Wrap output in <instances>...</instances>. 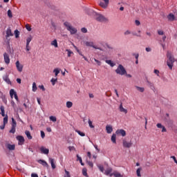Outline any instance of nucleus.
I'll use <instances>...</instances> for the list:
<instances>
[{
  "instance_id": "nucleus-1",
  "label": "nucleus",
  "mask_w": 177,
  "mask_h": 177,
  "mask_svg": "<svg viewBox=\"0 0 177 177\" xmlns=\"http://www.w3.org/2000/svg\"><path fill=\"white\" fill-rule=\"evenodd\" d=\"M167 57L168 59L167 61V65L170 70H172L174 67V63L176 62L175 57H174V55H172V54L169 52H167Z\"/></svg>"
},
{
  "instance_id": "nucleus-2",
  "label": "nucleus",
  "mask_w": 177,
  "mask_h": 177,
  "mask_svg": "<svg viewBox=\"0 0 177 177\" xmlns=\"http://www.w3.org/2000/svg\"><path fill=\"white\" fill-rule=\"evenodd\" d=\"M94 16L95 20L97 21H100V23H107V21H109V18L104 17V15L100 13L94 12Z\"/></svg>"
},
{
  "instance_id": "nucleus-3",
  "label": "nucleus",
  "mask_w": 177,
  "mask_h": 177,
  "mask_svg": "<svg viewBox=\"0 0 177 177\" xmlns=\"http://www.w3.org/2000/svg\"><path fill=\"white\" fill-rule=\"evenodd\" d=\"M64 25L66 27V30L70 32L71 35H74V34H77V28L73 27L71 24L68 22H64Z\"/></svg>"
},
{
  "instance_id": "nucleus-4",
  "label": "nucleus",
  "mask_w": 177,
  "mask_h": 177,
  "mask_svg": "<svg viewBox=\"0 0 177 177\" xmlns=\"http://www.w3.org/2000/svg\"><path fill=\"white\" fill-rule=\"evenodd\" d=\"M115 73L116 74H119V75H125L127 74V70H125L124 66L120 64L115 70Z\"/></svg>"
},
{
  "instance_id": "nucleus-5",
  "label": "nucleus",
  "mask_w": 177,
  "mask_h": 177,
  "mask_svg": "<svg viewBox=\"0 0 177 177\" xmlns=\"http://www.w3.org/2000/svg\"><path fill=\"white\" fill-rule=\"evenodd\" d=\"M11 129L10 130V133H15L16 132V127H17V123L15 118H12Z\"/></svg>"
},
{
  "instance_id": "nucleus-6",
  "label": "nucleus",
  "mask_w": 177,
  "mask_h": 177,
  "mask_svg": "<svg viewBox=\"0 0 177 177\" xmlns=\"http://www.w3.org/2000/svg\"><path fill=\"white\" fill-rule=\"evenodd\" d=\"M86 46H90L91 48H93L94 49H97L98 50H102L100 47H97L93 44V41H85Z\"/></svg>"
},
{
  "instance_id": "nucleus-7",
  "label": "nucleus",
  "mask_w": 177,
  "mask_h": 177,
  "mask_svg": "<svg viewBox=\"0 0 177 177\" xmlns=\"http://www.w3.org/2000/svg\"><path fill=\"white\" fill-rule=\"evenodd\" d=\"M109 0H101L100 1V6H101V8H102L103 9H107L109 6Z\"/></svg>"
},
{
  "instance_id": "nucleus-8",
  "label": "nucleus",
  "mask_w": 177,
  "mask_h": 177,
  "mask_svg": "<svg viewBox=\"0 0 177 177\" xmlns=\"http://www.w3.org/2000/svg\"><path fill=\"white\" fill-rule=\"evenodd\" d=\"M122 145H123V147H126L127 149H129L131 147H132V145H133L132 143V141H127V140H122Z\"/></svg>"
},
{
  "instance_id": "nucleus-9",
  "label": "nucleus",
  "mask_w": 177,
  "mask_h": 177,
  "mask_svg": "<svg viewBox=\"0 0 177 177\" xmlns=\"http://www.w3.org/2000/svg\"><path fill=\"white\" fill-rule=\"evenodd\" d=\"M15 66H16V68L17 70V71L19 73H21L23 71V64H21L20 63V61L19 60H17L16 62H15Z\"/></svg>"
},
{
  "instance_id": "nucleus-10",
  "label": "nucleus",
  "mask_w": 177,
  "mask_h": 177,
  "mask_svg": "<svg viewBox=\"0 0 177 177\" xmlns=\"http://www.w3.org/2000/svg\"><path fill=\"white\" fill-rule=\"evenodd\" d=\"M3 59L6 64H9L10 63V57L7 53H3Z\"/></svg>"
},
{
  "instance_id": "nucleus-11",
  "label": "nucleus",
  "mask_w": 177,
  "mask_h": 177,
  "mask_svg": "<svg viewBox=\"0 0 177 177\" xmlns=\"http://www.w3.org/2000/svg\"><path fill=\"white\" fill-rule=\"evenodd\" d=\"M17 140H18V145H24V137L21 136H17Z\"/></svg>"
},
{
  "instance_id": "nucleus-12",
  "label": "nucleus",
  "mask_w": 177,
  "mask_h": 177,
  "mask_svg": "<svg viewBox=\"0 0 177 177\" xmlns=\"http://www.w3.org/2000/svg\"><path fill=\"white\" fill-rule=\"evenodd\" d=\"M117 135H121V136H126L127 132L124 129H118L116 131Z\"/></svg>"
},
{
  "instance_id": "nucleus-13",
  "label": "nucleus",
  "mask_w": 177,
  "mask_h": 177,
  "mask_svg": "<svg viewBox=\"0 0 177 177\" xmlns=\"http://www.w3.org/2000/svg\"><path fill=\"white\" fill-rule=\"evenodd\" d=\"M167 19L169 21H174L176 20V18L175 17V15L172 13H170L167 15Z\"/></svg>"
},
{
  "instance_id": "nucleus-14",
  "label": "nucleus",
  "mask_w": 177,
  "mask_h": 177,
  "mask_svg": "<svg viewBox=\"0 0 177 177\" xmlns=\"http://www.w3.org/2000/svg\"><path fill=\"white\" fill-rule=\"evenodd\" d=\"M40 151L42 154H49V149H46L45 147H41Z\"/></svg>"
},
{
  "instance_id": "nucleus-15",
  "label": "nucleus",
  "mask_w": 177,
  "mask_h": 177,
  "mask_svg": "<svg viewBox=\"0 0 177 177\" xmlns=\"http://www.w3.org/2000/svg\"><path fill=\"white\" fill-rule=\"evenodd\" d=\"M6 38H9V37H13V33L12 32V29L10 28H8L6 30Z\"/></svg>"
},
{
  "instance_id": "nucleus-16",
  "label": "nucleus",
  "mask_w": 177,
  "mask_h": 177,
  "mask_svg": "<svg viewBox=\"0 0 177 177\" xmlns=\"http://www.w3.org/2000/svg\"><path fill=\"white\" fill-rule=\"evenodd\" d=\"M119 110L120 113H124V114H127L128 110L125 109L124 106H122V103L120 104L119 106Z\"/></svg>"
},
{
  "instance_id": "nucleus-17",
  "label": "nucleus",
  "mask_w": 177,
  "mask_h": 177,
  "mask_svg": "<svg viewBox=\"0 0 177 177\" xmlns=\"http://www.w3.org/2000/svg\"><path fill=\"white\" fill-rule=\"evenodd\" d=\"M113 172V169L111 167H109L108 169H106L104 171V175L106 176H110L111 175V173Z\"/></svg>"
},
{
  "instance_id": "nucleus-18",
  "label": "nucleus",
  "mask_w": 177,
  "mask_h": 177,
  "mask_svg": "<svg viewBox=\"0 0 177 177\" xmlns=\"http://www.w3.org/2000/svg\"><path fill=\"white\" fill-rule=\"evenodd\" d=\"M51 46H54V48H59V44H57V40L54 39L50 42Z\"/></svg>"
},
{
  "instance_id": "nucleus-19",
  "label": "nucleus",
  "mask_w": 177,
  "mask_h": 177,
  "mask_svg": "<svg viewBox=\"0 0 177 177\" xmlns=\"http://www.w3.org/2000/svg\"><path fill=\"white\" fill-rule=\"evenodd\" d=\"M106 131L108 133H111L113 132V127L111 125H106Z\"/></svg>"
},
{
  "instance_id": "nucleus-20",
  "label": "nucleus",
  "mask_w": 177,
  "mask_h": 177,
  "mask_svg": "<svg viewBox=\"0 0 177 177\" xmlns=\"http://www.w3.org/2000/svg\"><path fill=\"white\" fill-rule=\"evenodd\" d=\"M105 62L109 66H111V67H114V66H115V63L113 62V61L110 59H106Z\"/></svg>"
},
{
  "instance_id": "nucleus-21",
  "label": "nucleus",
  "mask_w": 177,
  "mask_h": 177,
  "mask_svg": "<svg viewBox=\"0 0 177 177\" xmlns=\"http://www.w3.org/2000/svg\"><path fill=\"white\" fill-rule=\"evenodd\" d=\"M49 161L51 164V167L53 169H55L56 168V165H55V160L53 158H49Z\"/></svg>"
},
{
  "instance_id": "nucleus-22",
  "label": "nucleus",
  "mask_w": 177,
  "mask_h": 177,
  "mask_svg": "<svg viewBox=\"0 0 177 177\" xmlns=\"http://www.w3.org/2000/svg\"><path fill=\"white\" fill-rule=\"evenodd\" d=\"M39 164H41L44 167H48V162L44 160H38Z\"/></svg>"
},
{
  "instance_id": "nucleus-23",
  "label": "nucleus",
  "mask_w": 177,
  "mask_h": 177,
  "mask_svg": "<svg viewBox=\"0 0 177 177\" xmlns=\"http://www.w3.org/2000/svg\"><path fill=\"white\" fill-rule=\"evenodd\" d=\"M16 94H17V93L15 91V89L12 88L10 90V96L11 99H13V96H15Z\"/></svg>"
},
{
  "instance_id": "nucleus-24",
  "label": "nucleus",
  "mask_w": 177,
  "mask_h": 177,
  "mask_svg": "<svg viewBox=\"0 0 177 177\" xmlns=\"http://www.w3.org/2000/svg\"><path fill=\"white\" fill-rule=\"evenodd\" d=\"M53 73L55 77H57L59 74H60V69L59 68H56L53 70Z\"/></svg>"
},
{
  "instance_id": "nucleus-25",
  "label": "nucleus",
  "mask_w": 177,
  "mask_h": 177,
  "mask_svg": "<svg viewBox=\"0 0 177 177\" xmlns=\"http://www.w3.org/2000/svg\"><path fill=\"white\" fill-rule=\"evenodd\" d=\"M15 145H10V144H8L7 145V149H8V150H15Z\"/></svg>"
},
{
  "instance_id": "nucleus-26",
  "label": "nucleus",
  "mask_w": 177,
  "mask_h": 177,
  "mask_svg": "<svg viewBox=\"0 0 177 177\" xmlns=\"http://www.w3.org/2000/svg\"><path fill=\"white\" fill-rule=\"evenodd\" d=\"M25 134L26 135L28 139L31 140L32 139V136H31V133L29 131H26Z\"/></svg>"
},
{
  "instance_id": "nucleus-27",
  "label": "nucleus",
  "mask_w": 177,
  "mask_h": 177,
  "mask_svg": "<svg viewBox=\"0 0 177 177\" xmlns=\"http://www.w3.org/2000/svg\"><path fill=\"white\" fill-rule=\"evenodd\" d=\"M1 100H2V102H3L4 104H8V100L6 99V96L2 95L1 97Z\"/></svg>"
},
{
  "instance_id": "nucleus-28",
  "label": "nucleus",
  "mask_w": 177,
  "mask_h": 177,
  "mask_svg": "<svg viewBox=\"0 0 177 177\" xmlns=\"http://www.w3.org/2000/svg\"><path fill=\"white\" fill-rule=\"evenodd\" d=\"M3 80L5 81V82H6L8 84H12V82H10V79H9V77L8 76L4 77Z\"/></svg>"
},
{
  "instance_id": "nucleus-29",
  "label": "nucleus",
  "mask_w": 177,
  "mask_h": 177,
  "mask_svg": "<svg viewBox=\"0 0 177 177\" xmlns=\"http://www.w3.org/2000/svg\"><path fill=\"white\" fill-rule=\"evenodd\" d=\"M115 176V177H122V175H121V174H120L119 172H115L113 174H110V176Z\"/></svg>"
},
{
  "instance_id": "nucleus-30",
  "label": "nucleus",
  "mask_w": 177,
  "mask_h": 177,
  "mask_svg": "<svg viewBox=\"0 0 177 177\" xmlns=\"http://www.w3.org/2000/svg\"><path fill=\"white\" fill-rule=\"evenodd\" d=\"M66 52L68 53V57H71V55H74V53L70 49H66Z\"/></svg>"
},
{
  "instance_id": "nucleus-31",
  "label": "nucleus",
  "mask_w": 177,
  "mask_h": 177,
  "mask_svg": "<svg viewBox=\"0 0 177 177\" xmlns=\"http://www.w3.org/2000/svg\"><path fill=\"white\" fill-rule=\"evenodd\" d=\"M141 171H142V167H139L138 169H137V170H136L137 176H138V177L142 176V174H140Z\"/></svg>"
},
{
  "instance_id": "nucleus-32",
  "label": "nucleus",
  "mask_w": 177,
  "mask_h": 177,
  "mask_svg": "<svg viewBox=\"0 0 177 177\" xmlns=\"http://www.w3.org/2000/svg\"><path fill=\"white\" fill-rule=\"evenodd\" d=\"M116 138H117V136L115 134H113L111 136V141L113 142V143H116Z\"/></svg>"
},
{
  "instance_id": "nucleus-33",
  "label": "nucleus",
  "mask_w": 177,
  "mask_h": 177,
  "mask_svg": "<svg viewBox=\"0 0 177 177\" xmlns=\"http://www.w3.org/2000/svg\"><path fill=\"white\" fill-rule=\"evenodd\" d=\"M32 41V37L31 36L27 37L26 39V45H30V42Z\"/></svg>"
},
{
  "instance_id": "nucleus-34",
  "label": "nucleus",
  "mask_w": 177,
  "mask_h": 177,
  "mask_svg": "<svg viewBox=\"0 0 177 177\" xmlns=\"http://www.w3.org/2000/svg\"><path fill=\"white\" fill-rule=\"evenodd\" d=\"M50 82L52 83V85H56V82H57V78H52Z\"/></svg>"
},
{
  "instance_id": "nucleus-35",
  "label": "nucleus",
  "mask_w": 177,
  "mask_h": 177,
  "mask_svg": "<svg viewBox=\"0 0 177 177\" xmlns=\"http://www.w3.org/2000/svg\"><path fill=\"white\" fill-rule=\"evenodd\" d=\"M66 107L68 109H71V107H73V102H70V101H68L66 102Z\"/></svg>"
},
{
  "instance_id": "nucleus-36",
  "label": "nucleus",
  "mask_w": 177,
  "mask_h": 177,
  "mask_svg": "<svg viewBox=\"0 0 177 177\" xmlns=\"http://www.w3.org/2000/svg\"><path fill=\"white\" fill-rule=\"evenodd\" d=\"M37 84L35 82L32 83V92H37Z\"/></svg>"
},
{
  "instance_id": "nucleus-37",
  "label": "nucleus",
  "mask_w": 177,
  "mask_h": 177,
  "mask_svg": "<svg viewBox=\"0 0 177 177\" xmlns=\"http://www.w3.org/2000/svg\"><path fill=\"white\" fill-rule=\"evenodd\" d=\"M0 110L1 111L2 117H5V108L3 106H1Z\"/></svg>"
},
{
  "instance_id": "nucleus-38",
  "label": "nucleus",
  "mask_w": 177,
  "mask_h": 177,
  "mask_svg": "<svg viewBox=\"0 0 177 177\" xmlns=\"http://www.w3.org/2000/svg\"><path fill=\"white\" fill-rule=\"evenodd\" d=\"M82 175H84V176H88V173L86 168H84L82 169Z\"/></svg>"
},
{
  "instance_id": "nucleus-39",
  "label": "nucleus",
  "mask_w": 177,
  "mask_h": 177,
  "mask_svg": "<svg viewBox=\"0 0 177 177\" xmlns=\"http://www.w3.org/2000/svg\"><path fill=\"white\" fill-rule=\"evenodd\" d=\"M15 38H19V35H20V32L17 30H15Z\"/></svg>"
},
{
  "instance_id": "nucleus-40",
  "label": "nucleus",
  "mask_w": 177,
  "mask_h": 177,
  "mask_svg": "<svg viewBox=\"0 0 177 177\" xmlns=\"http://www.w3.org/2000/svg\"><path fill=\"white\" fill-rule=\"evenodd\" d=\"M136 88L140 92H145V88H143V87H139V86H136Z\"/></svg>"
},
{
  "instance_id": "nucleus-41",
  "label": "nucleus",
  "mask_w": 177,
  "mask_h": 177,
  "mask_svg": "<svg viewBox=\"0 0 177 177\" xmlns=\"http://www.w3.org/2000/svg\"><path fill=\"white\" fill-rule=\"evenodd\" d=\"M75 132H77V133H78V135H80V136H85V133H82L81 131L80 130H76Z\"/></svg>"
},
{
  "instance_id": "nucleus-42",
  "label": "nucleus",
  "mask_w": 177,
  "mask_h": 177,
  "mask_svg": "<svg viewBox=\"0 0 177 177\" xmlns=\"http://www.w3.org/2000/svg\"><path fill=\"white\" fill-rule=\"evenodd\" d=\"M77 158L80 161L81 165L84 166V162H82V158L80 156L77 155Z\"/></svg>"
},
{
  "instance_id": "nucleus-43",
  "label": "nucleus",
  "mask_w": 177,
  "mask_h": 177,
  "mask_svg": "<svg viewBox=\"0 0 177 177\" xmlns=\"http://www.w3.org/2000/svg\"><path fill=\"white\" fill-rule=\"evenodd\" d=\"M97 167L101 172H104V167L103 165H98Z\"/></svg>"
},
{
  "instance_id": "nucleus-44",
  "label": "nucleus",
  "mask_w": 177,
  "mask_h": 177,
  "mask_svg": "<svg viewBox=\"0 0 177 177\" xmlns=\"http://www.w3.org/2000/svg\"><path fill=\"white\" fill-rule=\"evenodd\" d=\"M64 171H65V175L64 177H71V176L70 175V172L68 171H67L66 169H65Z\"/></svg>"
},
{
  "instance_id": "nucleus-45",
  "label": "nucleus",
  "mask_w": 177,
  "mask_h": 177,
  "mask_svg": "<svg viewBox=\"0 0 177 177\" xmlns=\"http://www.w3.org/2000/svg\"><path fill=\"white\" fill-rule=\"evenodd\" d=\"M50 120L53 121V122H56V121H57L56 117H55V116H50Z\"/></svg>"
},
{
  "instance_id": "nucleus-46",
  "label": "nucleus",
  "mask_w": 177,
  "mask_h": 177,
  "mask_svg": "<svg viewBox=\"0 0 177 177\" xmlns=\"http://www.w3.org/2000/svg\"><path fill=\"white\" fill-rule=\"evenodd\" d=\"M88 125H89L90 128H91V129L95 128V126L92 124V122L91 120H88Z\"/></svg>"
},
{
  "instance_id": "nucleus-47",
  "label": "nucleus",
  "mask_w": 177,
  "mask_h": 177,
  "mask_svg": "<svg viewBox=\"0 0 177 177\" xmlns=\"http://www.w3.org/2000/svg\"><path fill=\"white\" fill-rule=\"evenodd\" d=\"M8 17H10V18L13 17V15H12V10H8Z\"/></svg>"
},
{
  "instance_id": "nucleus-48",
  "label": "nucleus",
  "mask_w": 177,
  "mask_h": 177,
  "mask_svg": "<svg viewBox=\"0 0 177 177\" xmlns=\"http://www.w3.org/2000/svg\"><path fill=\"white\" fill-rule=\"evenodd\" d=\"M8 123V115H6V117L3 118V124L4 125H6Z\"/></svg>"
},
{
  "instance_id": "nucleus-49",
  "label": "nucleus",
  "mask_w": 177,
  "mask_h": 177,
  "mask_svg": "<svg viewBox=\"0 0 177 177\" xmlns=\"http://www.w3.org/2000/svg\"><path fill=\"white\" fill-rule=\"evenodd\" d=\"M82 32H84V34H86V32H88V29H86V28H82L81 29Z\"/></svg>"
},
{
  "instance_id": "nucleus-50",
  "label": "nucleus",
  "mask_w": 177,
  "mask_h": 177,
  "mask_svg": "<svg viewBox=\"0 0 177 177\" xmlns=\"http://www.w3.org/2000/svg\"><path fill=\"white\" fill-rule=\"evenodd\" d=\"M153 73H154V74H156V75H158V77L160 76V71H158V70H157V69H155V70L153 71Z\"/></svg>"
},
{
  "instance_id": "nucleus-51",
  "label": "nucleus",
  "mask_w": 177,
  "mask_h": 177,
  "mask_svg": "<svg viewBox=\"0 0 177 177\" xmlns=\"http://www.w3.org/2000/svg\"><path fill=\"white\" fill-rule=\"evenodd\" d=\"M87 164L88 165H89V167H91V168L93 167V162H91V161H87Z\"/></svg>"
},
{
  "instance_id": "nucleus-52",
  "label": "nucleus",
  "mask_w": 177,
  "mask_h": 177,
  "mask_svg": "<svg viewBox=\"0 0 177 177\" xmlns=\"http://www.w3.org/2000/svg\"><path fill=\"white\" fill-rule=\"evenodd\" d=\"M131 33V31L129 30H127L124 32V35H129V34Z\"/></svg>"
},
{
  "instance_id": "nucleus-53",
  "label": "nucleus",
  "mask_w": 177,
  "mask_h": 177,
  "mask_svg": "<svg viewBox=\"0 0 177 177\" xmlns=\"http://www.w3.org/2000/svg\"><path fill=\"white\" fill-rule=\"evenodd\" d=\"M26 30H28V31H31V26H30V25L26 24Z\"/></svg>"
},
{
  "instance_id": "nucleus-54",
  "label": "nucleus",
  "mask_w": 177,
  "mask_h": 177,
  "mask_svg": "<svg viewBox=\"0 0 177 177\" xmlns=\"http://www.w3.org/2000/svg\"><path fill=\"white\" fill-rule=\"evenodd\" d=\"M11 105L13 107V109H16V103H15V101H11Z\"/></svg>"
},
{
  "instance_id": "nucleus-55",
  "label": "nucleus",
  "mask_w": 177,
  "mask_h": 177,
  "mask_svg": "<svg viewBox=\"0 0 177 177\" xmlns=\"http://www.w3.org/2000/svg\"><path fill=\"white\" fill-rule=\"evenodd\" d=\"M95 62L98 64V66L102 65V62L94 58Z\"/></svg>"
},
{
  "instance_id": "nucleus-56",
  "label": "nucleus",
  "mask_w": 177,
  "mask_h": 177,
  "mask_svg": "<svg viewBox=\"0 0 177 177\" xmlns=\"http://www.w3.org/2000/svg\"><path fill=\"white\" fill-rule=\"evenodd\" d=\"M26 49L27 52H28L31 50V47H30V45H26Z\"/></svg>"
},
{
  "instance_id": "nucleus-57",
  "label": "nucleus",
  "mask_w": 177,
  "mask_h": 177,
  "mask_svg": "<svg viewBox=\"0 0 177 177\" xmlns=\"http://www.w3.org/2000/svg\"><path fill=\"white\" fill-rule=\"evenodd\" d=\"M41 137L42 139L45 138V132H44L43 131H41Z\"/></svg>"
},
{
  "instance_id": "nucleus-58",
  "label": "nucleus",
  "mask_w": 177,
  "mask_h": 177,
  "mask_svg": "<svg viewBox=\"0 0 177 177\" xmlns=\"http://www.w3.org/2000/svg\"><path fill=\"white\" fill-rule=\"evenodd\" d=\"M158 35H164V31L162 30H158Z\"/></svg>"
},
{
  "instance_id": "nucleus-59",
  "label": "nucleus",
  "mask_w": 177,
  "mask_h": 177,
  "mask_svg": "<svg viewBox=\"0 0 177 177\" xmlns=\"http://www.w3.org/2000/svg\"><path fill=\"white\" fill-rule=\"evenodd\" d=\"M39 89H41L43 91H45V86L44 85L39 86Z\"/></svg>"
},
{
  "instance_id": "nucleus-60",
  "label": "nucleus",
  "mask_w": 177,
  "mask_h": 177,
  "mask_svg": "<svg viewBox=\"0 0 177 177\" xmlns=\"http://www.w3.org/2000/svg\"><path fill=\"white\" fill-rule=\"evenodd\" d=\"M68 149L70 151H73V150L75 151V147H69Z\"/></svg>"
},
{
  "instance_id": "nucleus-61",
  "label": "nucleus",
  "mask_w": 177,
  "mask_h": 177,
  "mask_svg": "<svg viewBox=\"0 0 177 177\" xmlns=\"http://www.w3.org/2000/svg\"><path fill=\"white\" fill-rule=\"evenodd\" d=\"M135 24L136 26H140V21L139 20H136Z\"/></svg>"
},
{
  "instance_id": "nucleus-62",
  "label": "nucleus",
  "mask_w": 177,
  "mask_h": 177,
  "mask_svg": "<svg viewBox=\"0 0 177 177\" xmlns=\"http://www.w3.org/2000/svg\"><path fill=\"white\" fill-rule=\"evenodd\" d=\"M156 127H157L158 128H162L164 126H162V124H161V123H158V124H156Z\"/></svg>"
},
{
  "instance_id": "nucleus-63",
  "label": "nucleus",
  "mask_w": 177,
  "mask_h": 177,
  "mask_svg": "<svg viewBox=\"0 0 177 177\" xmlns=\"http://www.w3.org/2000/svg\"><path fill=\"white\" fill-rule=\"evenodd\" d=\"M171 158H173L174 162H176V164H177V160L175 156H171Z\"/></svg>"
},
{
  "instance_id": "nucleus-64",
  "label": "nucleus",
  "mask_w": 177,
  "mask_h": 177,
  "mask_svg": "<svg viewBox=\"0 0 177 177\" xmlns=\"http://www.w3.org/2000/svg\"><path fill=\"white\" fill-rule=\"evenodd\" d=\"M31 176L32 177H38V174H32Z\"/></svg>"
}]
</instances>
